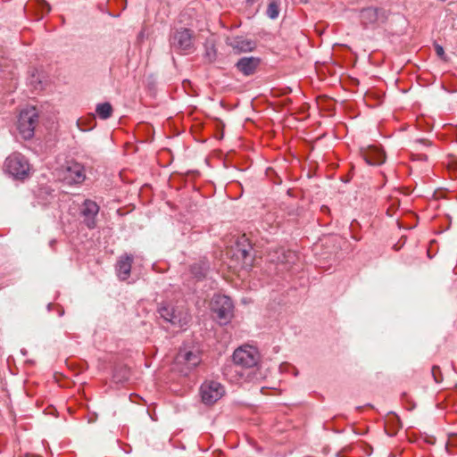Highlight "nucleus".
<instances>
[{
	"label": "nucleus",
	"mask_w": 457,
	"mask_h": 457,
	"mask_svg": "<svg viewBox=\"0 0 457 457\" xmlns=\"http://www.w3.org/2000/svg\"><path fill=\"white\" fill-rule=\"evenodd\" d=\"M301 1L303 2V3H306L308 0H301Z\"/></svg>",
	"instance_id": "30"
},
{
	"label": "nucleus",
	"mask_w": 457,
	"mask_h": 457,
	"mask_svg": "<svg viewBox=\"0 0 457 457\" xmlns=\"http://www.w3.org/2000/svg\"><path fill=\"white\" fill-rule=\"evenodd\" d=\"M387 215L389 216H393V214L395 213V211H393V207H389L387 209V212H386Z\"/></svg>",
	"instance_id": "27"
},
{
	"label": "nucleus",
	"mask_w": 457,
	"mask_h": 457,
	"mask_svg": "<svg viewBox=\"0 0 457 457\" xmlns=\"http://www.w3.org/2000/svg\"><path fill=\"white\" fill-rule=\"evenodd\" d=\"M229 46L237 51V53L250 52L254 48V43L243 37L233 38Z\"/></svg>",
	"instance_id": "16"
},
{
	"label": "nucleus",
	"mask_w": 457,
	"mask_h": 457,
	"mask_svg": "<svg viewBox=\"0 0 457 457\" xmlns=\"http://www.w3.org/2000/svg\"><path fill=\"white\" fill-rule=\"evenodd\" d=\"M260 360L258 351L252 346H243L237 348L233 353V361L236 367L244 370H250L247 373L246 378L249 380L254 379V369Z\"/></svg>",
	"instance_id": "1"
},
{
	"label": "nucleus",
	"mask_w": 457,
	"mask_h": 457,
	"mask_svg": "<svg viewBox=\"0 0 457 457\" xmlns=\"http://www.w3.org/2000/svg\"><path fill=\"white\" fill-rule=\"evenodd\" d=\"M37 119L38 114L35 107L21 110L17 121V129L23 139H30L34 136Z\"/></svg>",
	"instance_id": "3"
},
{
	"label": "nucleus",
	"mask_w": 457,
	"mask_h": 457,
	"mask_svg": "<svg viewBox=\"0 0 457 457\" xmlns=\"http://www.w3.org/2000/svg\"><path fill=\"white\" fill-rule=\"evenodd\" d=\"M362 156L370 165H379L385 162L384 153L376 146H369L363 150Z\"/></svg>",
	"instance_id": "13"
},
{
	"label": "nucleus",
	"mask_w": 457,
	"mask_h": 457,
	"mask_svg": "<svg viewBox=\"0 0 457 457\" xmlns=\"http://www.w3.org/2000/svg\"><path fill=\"white\" fill-rule=\"evenodd\" d=\"M201 362L197 351L183 349L175 357L176 369L183 375H187L194 368Z\"/></svg>",
	"instance_id": "4"
},
{
	"label": "nucleus",
	"mask_w": 457,
	"mask_h": 457,
	"mask_svg": "<svg viewBox=\"0 0 457 457\" xmlns=\"http://www.w3.org/2000/svg\"><path fill=\"white\" fill-rule=\"evenodd\" d=\"M260 64V59L256 57H243L238 60L236 66L245 76L253 74Z\"/></svg>",
	"instance_id": "12"
},
{
	"label": "nucleus",
	"mask_w": 457,
	"mask_h": 457,
	"mask_svg": "<svg viewBox=\"0 0 457 457\" xmlns=\"http://www.w3.org/2000/svg\"><path fill=\"white\" fill-rule=\"evenodd\" d=\"M402 407L406 409L407 411H412L416 407V403L414 402L411 395L403 393L402 394Z\"/></svg>",
	"instance_id": "21"
},
{
	"label": "nucleus",
	"mask_w": 457,
	"mask_h": 457,
	"mask_svg": "<svg viewBox=\"0 0 457 457\" xmlns=\"http://www.w3.org/2000/svg\"><path fill=\"white\" fill-rule=\"evenodd\" d=\"M435 50H436V54L440 57V58H444L445 56V50L443 48L442 46L440 45H436L435 46Z\"/></svg>",
	"instance_id": "26"
},
{
	"label": "nucleus",
	"mask_w": 457,
	"mask_h": 457,
	"mask_svg": "<svg viewBox=\"0 0 457 457\" xmlns=\"http://www.w3.org/2000/svg\"><path fill=\"white\" fill-rule=\"evenodd\" d=\"M158 312L164 320L180 328L187 326L191 320V316L183 304L163 303L159 307Z\"/></svg>",
	"instance_id": "2"
},
{
	"label": "nucleus",
	"mask_w": 457,
	"mask_h": 457,
	"mask_svg": "<svg viewBox=\"0 0 457 457\" xmlns=\"http://www.w3.org/2000/svg\"><path fill=\"white\" fill-rule=\"evenodd\" d=\"M211 309L220 323L228 322L232 317V301L226 295H215L211 302Z\"/></svg>",
	"instance_id": "6"
},
{
	"label": "nucleus",
	"mask_w": 457,
	"mask_h": 457,
	"mask_svg": "<svg viewBox=\"0 0 457 457\" xmlns=\"http://www.w3.org/2000/svg\"><path fill=\"white\" fill-rule=\"evenodd\" d=\"M280 0H270L267 8V15L269 18L274 20L278 18L279 13Z\"/></svg>",
	"instance_id": "20"
},
{
	"label": "nucleus",
	"mask_w": 457,
	"mask_h": 457,
	"mask_svg": "<svg viewBox=\"0 0 457 457\" xmlns=\"http://www.w3.org/2000/svg\"><path fill=\"white\" fill-rule=\"evenodd\" d=\"M410 190L407 188L406 191L405 189L402 187V191H401V194L402 195H409L410 194Z\"/></svg>",
	"instance_id": "28"
},
{
	"label": "nucleus",
	"mask_w": 457,
	"mask_h": 457,
	"mask_svg": "<svg viewBox=\"0 0 457 457\" xmlns=\"http://www.w3.org/2000/svg\"><path fill=\"white\" fill-rule=\"evenodd\" d=\"M396 223H397L398 226H400V220L399 219L396 220Z\"/></svg>",
	"instance_id": "29"
},
{
	"label": "nucleus",
	"mask_w": 457,
	"mask_h": 457,
	"mask_svg": "<svg viewBox=\"0 0 457 457\" xmlns=\"http://www.w3.org/2000/svg\"><path fill=\"white\" fill-rule=\"evenodd\" d=\"M225 395L224 386L218 381L206 380L200 387L202 402L206 405H212Z\"/></svg>",
	"instance_id": "5"
},
{
	"label": "nucleus",
	"mask_w": 457,
	"mask_h": 457,
	"mask_svg": "<svg viewBox=\"0 0 457 457\" xmlns=\"http://www.w3.org/2000/svg\"><path fill=\"white\" fill-rule=\"evenodd\" d=\"M378 19V11L373 8L363 9L361 12V21L363 24L374 23Z\"/></svg>",
	"instance_id": "17"
},
{
	"label": "nucleus",
	"mask_w": 457,
	"mask_h": 457,
	"mask_svg": "<svg viewBox=\"0 0 457 457\" xmlns=\"http://www.w3.org/2000/svg\"><path fill=\"white\" fill-rule=\"evenodd\" d=\"M170 44L175 50L186 54L190 53L194 48L192 31L187 29L177 30L171 38Z\"/></svg>",
	"instance_id": "9"
},
{
	"label": "nucleus",
	"mask_w": 457,
	"mask_h": 457,
	"mask_svg": "<svg viewBox=\"0 0 457 457\" xmlns=\"http://www.w3.org/2000/svg\"><path fill=\"white\" fill-rule=\"evenodd\" d=\"M133 262V257L131 255H122L117 262V274L118 277L126 280L130 275V270Z\"/></svg>",
	"instance_id": "15"
},
{
	"label": "nucleus",
	"mask_w": 457,
	"mask_h": 457,
	"mask_svg": "<svg viewBox=\"0 0 457 457\" xmlns=\"http://www.w3.org/2000/svg\"><path fill=\"white\" fill-rule=\"evenodd\" d=\"M96 112L101 119L106 120L112 116V107L111 104L107 103V102L99 104H97V106L96 108Z\"/></svg>",
	"instance_id": "19"
},
{
	"label": "nucleus",
	"mask_w": 457,
	"mask_h": 457,
	"mask_svg": "<svg viewBox=\"0 0 457 457\" xmlns=\"http://www.w3.org/2000/svg\"><path fill=\"white\" fill-rule=\"evenodd\" d=\"M393 419V417H388L386 425H385V430L389 436H395L397 434V429H395L391 428L390 420Z\"/></svg>",
	"instance_id": "25"
},
{
	"label": "nucleus",
	"mask_w": 457,
	"mask_h": 457,
	"mask_svg": "<svg viewBox=\"0 0 457 457\" xmlns=\"http://www.w3.org/2000/svg\"><path fill=\"white\" fill-rule=\"evenodd\" d=\"M5 170L17 179L25 178L29 170V165L20 154H12L5 160Z\"/></svg>",
	"instance_id": "7"
},
{
	"label": "nucleus",
	"mask_w": 457,
	"mask_h": 457,
	"mask_svg": "<svg viewBox=\"0 0 457 457\" xmlns=\"http://www.w3.org/2000/svg\"><path fill=\"white\" fill-rule=\"evenodd\" d=\"M35 4H37L38 10H40L42 12H50V6L45 0H35Z\"/></svg>",
	"instance_id": "24"
},
{
	"label": "nucleus",
	"mask_w": 457,
	"mask_h": 457,
	"mask_svg": "<svg viewBox=\"0 0 457 457\" xmlns=\"http://www.w3.org/2000/svg\"><path fill=\"white\" fill-rule=\"evenodd\" d=\"M64 179L69 183H81L85 179L84 168L78 162L69 163L65 169Z\"/></svg>",
	"instance_id": "11"
},
{
	"label": "nucleus",
	"mask_w": 457,
	"mask_h": 457,
	"mask_svg": "<svg viewBox=\"0 0 457 457\" xmlns=\"http://www.w3.org/2000/svg\"><path fill=\"white\" fill-rule=\"evenodd\" d=\"M405 216H411L412 218V222L408 225V226H405L404 223H403V220H402V225H401V228H407V229H411L412 228H414L416 225H417V218L415 216L414 213H412L410 211H407L405 213H404Z\"/></svg>",
	"instance_id": "23"
},
{
	"label": "nucleus",
	"mask_w": 457,
	"mask_h": 457,
	"mask_svg": "<svg viewBox=\"0 0 457 457\" xmlns=\"http://www.w3.org/2000/svg\"><path fill=\"white\" fill-rule=\"evenodd\" d=\"M98 212L99 207L95 202L91 200H86L84 202L82 214L85 217V220L88 228H92L95 227V216H96Z\"/></svg>",
	"instance_id": "14"
},
{
	"label": "nucleus",
	"mask_w": 457,
	"mask_h": 457,
	"mask_svg": "<svg viewBox=\"0 0 457 457\" xmlns=\"http://www.w3.org/2000/svg\"><path fill=\"white\" fill-rule=\"evenodd\" d=\"M251 250L252 246L248 244V238L244 235L237 242V248L235 255L239 262L234 266L235 269L240 268L243 270H248L253 266Z\"/></svg>",
	"instance_id": "8"
},
{
	"label": "nucleus",
	"mask_w": 457,
	"mask_h": 457,
	"mask_svg": "<svg viewBox=\"0 0 457 457\" xmlns=\"http://www.w3.org/2000/svg\"><path fill=\"white\" fill-rule=\"evenodd\" d=\"M296 259L295 252L284 248H277L269 253V261L285 266V270H290Z\"/></svg>",
	"instance_id": "10"
},
{
	"label": "nucleus",
	"mask_w": 457,
	"mask_h": 457,
	"mask_svg": "<svg viewBox=\"0 0 457 457\" xmlns=\"http://www.w3.org/2000/svg\"><path fill=\"white\" fill-rule=\"evenodd\" d=\"M431 374L436 383H440L443 381V374L438 366H433L431 369Z\"/></svg>",
	"instance_id": "22"
},
{
	"label": "nucleus",
	"mask_w": 457,
	"mask_h": 457,
	"mask_svg": "<svg viewBox=\"0 0 457 457\" xmlns=\"http://www.w3.org/2000/svg\"><path fill=\"white\" fill-rule=\"evenodd\" d=\"M208 270L209 265L206 262L195 263L191 267L192 274L198 279L204 278L207 274Z\"/></svg>",
	"instance_id": "18"
}]
</instances>
